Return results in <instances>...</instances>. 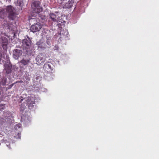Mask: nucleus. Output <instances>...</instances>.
Here are the masks:
<instances>
[{
    "mask_svg": "<svg viewBox=\"0 0 159 159\" xmlns=\"http://www.w3.org/2000/svg\"><path fill=\"white\" fill-rule=\"evenodd\" d=\"M25 105L24 106L22 104H21L20 106V109L22 110H23L25 109Z\"/></svg>",
    "mask_w": 159,
    "mask_h": 159,
    "instance_id": "20",
    "label": "nucleus"
},
{
    "mask_svg": "<svg viewBox=\"0 0 159 159\" xmlns=\"http://www.w3.org/2000/svg\"><path fill=\"white\" fill-rule=\"evenodd\" d=\"M6 14H7L8 17L11 20H15L17 15L15 8L11 5H8L4 8L0 9L1 16H4Z\"/></svg>",
    "mask_w": 159,
    "mask_h": 159,
    "instance_id": "1",
    "label": "nucleus"
},
{
    "mask_svg": "<svg viewBox=\"0 0 159 159\" xmlns=\"http://www.w3.org/2000/svg\"><path fill=\"white\" fill-rule=\"evenodd\" d=\"M4 116H5V118L6 119H7V116H6V114H5V113H4Z\"/></svg>",
    "mask_w": 159,
    "mask_h": 159,
    "instance_id": "26",
    "label": "nucleus"
},
{
    "mask_svg": "<svg viewBox=\"0 0 159 159\" xmlns=\"http://www.w3.org/2000/svg\"><path fill=\"white\" fill-rule=\"evenodd\" d=\"M22 43L23 50L27 53H30L32 47V41L30 38L27 37V38L22 40Z\"/></svg>",
    "mask_w": 159,
    "mask_h": 159,
    "instance_id": "3",
    "label": "nucleus"
},
{
    "mask_svg": "<svg viewBox=\"0 0 159 159\" xmlns=\"http://www.w3.org/2000/svg\"><path fill=\"white\" fill-rule=\"evenodd\" d=\"M44 70L46 71L49 72L48 73L44 75V78L47 80H49L53 78V75L51 73H53L54 70H53L51 66L48 63H45L43 66Z\"/></svg>",
    "mask_w": 159,
    "mask_h": 159,
    "instance_id": "2",
    "label": "nucleus"
},
{
    "mask_svg": "<svg viewBox=\"0 0 159 159\" xmlns=\"http://www.w3.org/2000/svg\"><path fill=\"white\" fill-rule=\"evenodd\" d=\"M39 42H37L36 43L37 45L38 46L39 48L43 49L46 48V45L44 41L43 42H42L41 44H39Z\"/></svg>",
    "mask_w": 159,
    "mask_h": 159,
    "instance_id": "13",
    "label": "nucleus"
},
{
    "mask_svg": "<svg viewBox=\"0 0 159 159\" xmlns=\"http://www.w3.org/2000/svg\"><path fill=\"white\" fill-rule=\"evenodd\" d=\"M7 146H8V145H7Z\"/></svg>",
    "mask_w": 159,
    "mask_h": 159,
    "instance_id": "29",
    "label": "nucleus"
},
{
    "mask_svg": "<svg viewBox=\"0 0 159 159\" xmlns=\"http://www.w3.org/2000/svg\"><path fill=\"white\" fill-rule=\"evenodd\" d=\"M8 40L7 39L4 37H2L0 38V43L4 50H6L7 49V45L8 44Z\"/></svg>",
    "mask_w": 159,
    "mask_h": 159,
    "instance_id": "8",
    "label": "nucleus"
},
{
    "mask_svg": "<svg viewBox=\"0 0 159 159\" xmlns=\"http://www.w3.org/2000/svg\"><path fill=\"white\" fill-rule=\"evenodd\" d=\"M30 59L29 58L26 59L23 58L19 62L23 66H25L28 65L30 63Z\"/></svg>",
    "mask_w": 159,
    "mask_h": 159,
    "instance_id": "11",
    "label": "nucleus"
},
{
    "mask_svg": "<svg viewBox=\"0 0 159 159\" xmlns=\"http://www.w3.org/2000/svg\"><path fill=\"white\" fill-rule=\"evenodd\" d=\"M25 79L28 80H30V78L29 77L26 76L25 77Z\"/></svg>",
    "mask_w": 159,
    "mask_h": 159,
    "instance_id": "24",
    "label": "nucleus"
},
{
    "mask_svg": "<svg viewBox=\"0 0 159 159\" xmlns=\"http://www.w3.org/2000/svg\"><path fill=\"white\" fill-rule=\"evenodd\" d=\"M22 55V51L21 49H14L13 51V57L14 59L18 60L19 57Z\"/></svg>",
    "mask_w": 159,
    "mask_h": 159,
    "instance_id": "9",
    "label": "nucleus"
},
{
    "mask_svg": "<svg viewBox=\"0 0 159 159\" xmlns=\"http://www.w3.org/2000/svg\"><path fill=\"white\" fill-rule=\"evenodd\" d=\"M46 58V56L45 54L40 53L37 56L36 60L38 64H41L44 62Z\"/></svg>",
    "mask_w": 159,
    "mask_h": 159,
    "instance_id": "6",
    "label": "nucleus"
},
{
    "mask_svg": "<svg viewBox=\"0 0 159 159\" xmlns=\"http://www.w3.org/2000/svg\"><path fill=\"white\" fill-rule=\"evenodd\" d=\"M4 70L7 74L11 73L12 71V65L11 62H5L4 65Z\"/></svg>",
    "mask_w": 159,
    "mask_h": 159,
    "instance_id": "7",
    "label": "nucleus"
},
{
    "mask_svg": "<svg viewBox=\"0 0 159 159\" xmlns=\"http://www.w3.org/2000/svg\"><path fill=\"white\" fill-rule=\"evenodd\" d=\"M24 99L25 100L26 104L28 106V108L30 109H32L34 106L33 104H34V98L32 96H30ZM24 99H21V102Z\"/></svg>",
    "mask_w": 159,
    "mask_h": 159,
    "instance_id": "4",
    "label": "nucleus"
},
{
    "mask_svg": "<svg viewBox=\"0 0 159 159\" xmlns=\"http://www.w3.org/2000/svg\"><path fill=\"white\" fill-rule=\"evenodd\" d=\"M5 59L6 61H5V62H11L9 58V57L8 56L6 55V57L5 58V57H3Z\"/></svg>",
    "mask_w": 159,
    "mask_h": 159,
    "instance_id": "18",
    "label": "nucleus"
},
{
    "mask_svg": "<svg viewBox=\"0 0 159 159\" xmlns=\"http://www.w3.org/2000/svg\"><path fill=\"white\" fill-rule=\"evenodd\" d=\"M65 33H66V35H67L68 33V32H65Z\"/></svg>",
    "mask_w": 159,
    "mask_h": 159,
    "instance_id": "28",
    "label": "nucleus"
},
{
    "mask_svg": "<svg viewBox=\"0 0 159 159\" xmlns=\"http://www.w3.org/2000/svg\"><path fill=\"white\" fill-rule=\"evenodd\" d=\"M7 81V79L4 78L1 80L0 83L2 85L4 86L6 84Z\"/></svg>",
    "mask_w": 159,
    "mask_h": 159,
    "instance_id": "14",
    "label": "nucleus"
},
{
    "mask_svg": "<svg viewBox=\"0 0 159 159\" xmlns=\"http://www.w3.org/2000/svg\"><path fill=\"white\" fill-rule=\"evenodd\" d=\"M42 27L40 24H36L31 26L30 30L31 31L34 32L39 31Z\"/></svg>",
    "mask_w": 159,
    "mask_h": 159,
    "instance_id": "10",
    "label": "nucleus"
},
{
    "mask_svg": "<svg viewBox=\"0 0 159 159\" xmlns=\"http://www.w3.org/2000/svg\"><path fill=\"white\" fill-rule=\"evenodd\" d=\"M40 2L39 1H35L33 2L31 7L33 10V12L38 14L40 12Z\"/></svg>",
    "mask_w": 159,
    "mask_h": 159,
    "instance_id": "5",
    "label": "nucleus"
},
{
    "mask_svg": "<svg viewBox=\"0 0 159 159\" xmlns=\"http://www.w3.org/2000/svg\"><path fill=\"white\" fill-rule=\"evenodd\" d=\"M3 110V106L2 105H0V111H2Z\"/></svg>",
    "mask_w": 159,
    "mask_h": 159,
    "instance_id": "21",
    "label": "nucleus"
},
{
    "mask_svg": "<svg viewBox=\"0 0 159 159\" xmlns=\"http://www.w3.org/2000/svg\"><path fill=\"white\" fill-rule=\"evenodd\" d=\"M54 50H57L59 48V47L58 46H55L54 47Z\"/></svg>",
    "mask_w": 159,
    "mask_h": 159,
    "instance_id": "23",
    "label": "nucleus"
},
{
    "mask_svg": "<svg viewBox=\"0 0 159 159\" xmlns=\"http://www.w3.org/2000/svg\"><path fill=\"white\" fill-rule=\"evenodd\" d=\"M44 41H43V39H40V40H39L38 42H39V44H42V42H43Z\"/></svg>",
    "mask_w": 159,
    "mask_h": 159,
    "instance_id": "22",
    "label": "nucleus"
},
{
    "mask_svg": "<svg viewBox=\"0 0 159 159\" xmlns=\"http://www.w3.org/2000/svg\"><path fill=\"white\" fill-rule=\"evenodd\" d=\"M41 18L42 19H43V20H45V18H45V16H44L43 17H41Z\"/></svg>",
    "mask_w": 159,
    "mask_h": 159,
    "instance_id": "25",
    "label": "nucleus"
},
{
    "mask_svg": "<svg viewBox=\"0 0 159 159\" xmlns=\"http://www.w3.org/2000/svg\"><path fill=\"white\" fill-rule=\"evenodd\" d=\"M23 0H18L17 3V5L21 7L23 5Z\"/></svg>",
    "mask_w": 159,
    "mask_h": 159,
    "instance_id": "16",
    "label": "nucleus"
},
{
    "mask_svg": "<svg viewBox=\"0 0 159 159\" xmlns=\"http://www.w3.org/2000/svg\"><path fill=\"white\" fill-rule=\"evenodd\" d=\"M73 2L72 0L70 1H69L65 4L64 7L65 8H71L73 6Z\"/></svg>",
    "mask_w": 159,
    "mask_h": 159,
    "instance_id": "12",
    "label": "nucleus"
},
{
    "mask_svg": "<svg viewBox=\"0 0 159 159\" xmlns=\"http://www.w3.org/2000/svg\"><path fill=\"white\" fill-rule=\"evenodd\" d=\"M21 133H18L17 135L16 136H14L17 139H20L21 137Z\"/></svg>",
    "mask_w": 159,
    "mask_h": 159,
    "instance_id": "19",
    "label": "nucleus"
},
{
    "mask_svg": "<svg viewBox=\"0 0 159 159\" xmlns=\"http://www.w3.org/2000/svg\"><path fill=\"white\" fill-rule=\"evenodd\" d=\"M21 127V124H19L17 125H16L14 126V128L15 130H17L19 129H20Z\"/></svg>",
    "mask_w": 159,
    "mask_h": 159,
    "instance_id": "17",
    "label": "nucleus"
},
{
    "mask_svg": "<svg viewBox=\"0 0 159 159\" xmlns=\"http://www.w3.org/2000/svg\"><path fill=\"white\" fill-rule=\"evenodd\" d=\"M16 47L17 48H20V46H16Z\"/></svg>",
    "mask_w": 159,
    "mask_h": 159,
    "instance_id": "27",
    "label": "nucleus"
},
{
    "mask_svg": "<svg viewBox=\"0 0 159 159\" xmlns=\"http://www.w3.org/2000/svg\"><path fill=\"white\" fill-rule=\"evenodd\" d=\"M50 17L53 21L56 22L57 21L56 19V16L53 13L51 14L50 15Z\"/></svg>",
    "mask_w": 159,
    "mask_h": 159,
    "instance_id": "15",
    "label": "nucleus"
}]
</instances>
